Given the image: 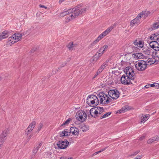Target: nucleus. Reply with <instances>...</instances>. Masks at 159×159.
<instances>
[{"label":"nucleus","instance_id":"1","mask_svg":"<svg viewBox=\"0 0 159 159\" xmlns=\"http://www.w3.org/2000/svg\"><path fill=\"white\" fill-rule=\"evenodd\" d=\"M32 30V29H30L28 30L25 31L22 33H19L13 34L8 38L7 42L8 43L9 42L10 43H9V44H10V43L12 44H14L19 41L21 39L22 36L25 35L27 34H28ZM8 44H9V43H8Z\"/></svg>","mask_w":159,"mask_h":159},{"label":"nucleus","instance_id":"2","mask_svg":"<svg viewBox=\"0 0 159 159\" xmlns=\"http://www.w3.org/2000/svg\"><path fill=\"white\" fill-rule=\"evenodd\" d=\"M81 7V5H79L75 8L70 9V10H72V14L70 15L71 18H75L86 12V8L83 7L81 9L80 7Z\"/></svg>","mask_w":159,"mask_h":159},{"label":"nucleus","instance_id":"3","mask_svg":"<svg viewBox=\"0 0 159 159\" xmlns=\"http://www.w3.org/2000/svg\"><path fill=\"white\" fill-rule=\"evenodd\" d=\"M98 96L100 98V102L101 104H107L112 101L111 98L103 92L100 93L98 95Z\"/></svg>","mask_w":159,"mask_h":159},{"label":"nucleus","instance_id":"4","mask_svg":"<svg viewBox=\"0 0 159 159\" xmlns=\"http://www.w3.org/2000/svg\"><path fill=\"white\" fill-rule=\"evenodd\" d=\"M157 52L150 48V65L157 62L159 58L156 56Z\"/></svg>","mask_w":159,"mask_h":159},{"label":"nucleus","instance_id":"5","mask_svg":"<svg viewBox=\"0 0 159 159\" xmlns=\"http://www.w3.org/2000/svg\"><path fill=\"white\" fill-rule=\"evenodd\" d=\"M147 62L143 60L139 61H136L135 66L136 69L139 71L144 70L147 67Z\"/></svg>","mask_w":159,"mask_h":159},{"label":"nucleus","instance_id":"6","mask_svg":"<svg viewBox=\"0 0 159 159\" xmlns=\"http://www.w3.org/2000/svg\"><path fill=\"white\" fill-rule=\"evenodd\" d=\"M76 117L79 121L84 122L86 119L87 115L84 111H79L76 114Z\"/></svg>","mask_w":159,"mask_h":159},{"label":"nucleus","instance_id":"7","mask_svg":"<svg viewBox=\"0 0 159 159\" xmlns=\"http://www.w3.org/2000/svg\"><path fill=\"white\" fill-rule=\"evenodd\" d=\"M108 94L112 98L116 99L119 97V93L116 89L110 90L108 92Z\"/></svg>","mask_w":159,"mask_h":159},{"label":"nucleus","instance_id":"8","mask_svg":"<svg viewBox=\"0 0 159 159\" xmlns=\"http://www.w3.org/2000/svg\"><path fill=\"white\" fill-rule=\"evenodd\" d=\"M69 144L68 141L65 139L64 141L61 140L59 141L57 145L60 149H64L67 148Z\"/></svg>","mask_w":159,"mask_h":159},{"label":"nucleus","instance_id":"9","mask_svg":"<svg viewBox=\"0 0 159 159\" xmlns=\"http://www.w3.org/2000/svg\"><path fill=\"white\" fill-rule=\"evenodd\" d=\"M150 47H151L154 51L159 50V44L157 41H152L150 42Z\"/></svg>","mask_w":159,"mask_h":159},{"label":"nucleus","instance_id":"10","mask_svg":"<svg viewBox=\"0 0 159 159\" xmlns=\"http://www.w3.org/2000/svg\"><path fill=\"white\" fill-rule=\"evenodd\" d=\"M121 82L124 84H129L130 83V77L128 76L123 75L120 79Z\"/></svg>","mask_w":159,"mask_h":159},{"label":"nucleus","instance_id":"11","mask_svg":"<svg viewBox=\"0 0 159 159\" xmlns=\"http://www.w3.org/2000/svg\"><path fill=\"white\" fill-rule=\"evenodd\" d=\"M97 109V107L95 106L94 107L91 108L90 110V114L91 116L94 118H95L96 117L98 116V111Z\"/></svg>","mask_w":159,"mask_h":159},{"label":"nucleus","instance_id":"12","mask_svg":"<svg viewBox=\"0 0 159 159\" xmlns=\"http://www.w3.org/2000/svg\"><path fill=\"white\" fill-rule=\"evenodd\" d=\"M7 130H4L1 134L0 136V147L4 142L5 140L6 139L5 138L7 135Z\"/></svg>","mask_w":159,"mask_h":159},{"label":"nucleus","instance_id":"13","mask_svg":"<svg viewBox=\"0 0 159 159\" xmlns=\"http://www.w3.org/2000/svg\"><path fill=\"white\" fill-rule=\"evenodd\" d=\"M134 43L135 46L142 48L143 46L144 42L138 39L134 41Z\"/></svg>","mask_w":159,"mask_h":159},{"label":"nucleus","instance_id":"14","mask_svg":"<svg viewBox=\"0 0 159 159\" xmlns=\"http://www.w3.org/2000/svg\"><path fill=\"white\" fill-rule=\"evenodd\" d=\"M70 133H72L75 135H78L79 133V130L77 128L71 127L70 129Z\"/></svg>","mask_w":159,"mask_h":159},{"label":"nucleus","instance_id":"15","mask_svg":"<svg viewBox=\"0 0 159 159\" xmlns=\"http://www.w3.org/2000/svg\"><path fill=\"white\" fill-rule=\"evenodd\" d=\"M159 28V21L157 22L154 23L152 25L150 30H154Z\"/></svg>","mask_w":159,"mask_h":159},{"label":"nucleus","instance_id":"16","mask_svg":"<svg viewBox=\"0 0 159 159\" xmlns=\"http://www.w3.org/2000/svg\"><path fill=\"white\" fill-rule=\"evenodd\" d=\"M9 32L7 31H3L1 35H0V41L2 39H5L8 37Z\"/></svg>","mask_w":159,"mask_h":159},{"label":"nucleus","instance_id":"17","mask_svg":"<svg viewBox=\"0 0 159 159\" xmlns=\"http://www.w3.org/2000/svg\"><path fill=\"white\" fill-rule=\"evenodd\" d=\"M140 20H138L137 19L135 18L132 20L130 21V26L131 27L133 26L134 25H137L140 23Z\"/></svg>","mask_w":159,"mask_h":159},{"label":"nucleus","instance_id":"18","mask_svg":"<svg viewBox=\"0 0 159 159\" xmlns=\"http://www.w3.org/2000/svg\"><path fill=\"white\" fill-rule=\"evenodd\" d=\"M72 10H70V9L68 10L67 11H63L60 14V16L61 17H63L64 16H66L69 14L71 13Z\"/></svg>","mask_w":159,"mask_h":159},{"label":"nucleus","instance_id":"19","mask_svg":"<svg viewBox=\"0 0 159 159\" xmlns=\"http://www.w3.org/2000/svg\"><path fill=\"white\" fill-rule=\"evenodd\" d=\"M129 50L131 49V52H139V51L140 49L134 46H130L129 47Z\"/></svg>","mask_w":159,"mask_h":159},{"label":"nucleus","instance_id":"20","mask_svg":"<svg viewBox=\"0 0 159 159\" xmlns=\"http://www.w3.org/2000/svg\"><path fill=\"white\" fill-rule=\"evenodd\" d=\"M133 54L134 55V57L136 59H141L144 57V55L140 52H137Z\"/></svg>","mask_w":159,"mask_h":159},{"label":"nucleus","instance_id":"21","mask_svg":"<svg viewBox=\"0 0 159 159\" xmlns=\"http://www.w3.org/2000/svg\"><path fill=\"white\" fill-rule=\"evenodd\" d=\"M113 28V26L110 27L104 31L102 34L104 37L107 35Z\"/></svg>","mask_w":159,"mask_h":159},{"label":"nucleus","instance_id":"22","mask_svg":"<svg viewBox=\"0 0 159 159\" xmlns=\"http://www.w3.org/2000/svg\"><path fill=\"white\" fill-rule=\"evenodd\" d=\"M148 116H147V115H143V114L142 115V116H141L140 118V120L141 121H140V123H141L142 122H143V121H145L146 120H148Z\"/></svg>","mask_w":159,"mask_h":159},{"label":"nucleus","instance_id":"23","mask_svg":"<svg viewBox=\"0 0 159 159\" xmlns=\"http://www.w3.org/2000/svg\"><path fill=\"white\" fill-rule=\"evenodd\" d=\"M103 53H102H102H100L99 52H97L95 54L94 57V59L96 58V60H98L99 57L102 55ZM93 60H94V59Z\"/></svg>","mask_w":159,"mask_h":159},{"label":"nucleus","instance_id":"24","mask_svg":"<svg viewBox=\"0 0 159 159\" xmlns=\"http://www.w3.org/2000/svg\"><path fill=\"white\" fill-rule=\"evenodd\" d=\"M150 87H155V89H158L159 88V84L156 82L152 84H150Z\"/></svg>","mask_w":159,"mask_h":159},{"label":"nucleus","instance_id":"25","mask_svg":"<svg viewBox=\"0 0 159 159\" xmlns=\"http://www.w3.org/2000/svg\"><path fill=\"white\" fill-rule=\"evenodd\" d=\"M107 66V64L106 63H103L100 67L99 69V71L100 72L102 71L103 70V69L105 68Z\"/></svg>","mask_w":159,"mask_h":159},{"label":"nucleus","instance_id":"26","mask_svg":"<svg viewBox=\"0 0 159 159\" xmlns=\"http://www.w3.org/2000/svg\"><path fill=\"white\" fill-rule=\"evenodd\" d=\"M159 140V137L158 136H155L153 137L151 139H150V143H152L155 141H158Z\"/></svg>","mask_w":159,"mask_h":159},{"label":"nucleus","instance_id":"27","mask_svg":"<svg viewBox=\"0 0 159 159\" xmlns=\"http://www.w3.org/2000/svg\"><path fill=\"white\" fill-rule=\"evenodd\" d=\"M149 14V12L148 11H144L141 12V15L142 16H144L145 18L148 16Z\"/></svg>","mask_w":159,"mask_h":159},{"label":"nucleus","instance_id":"28","mask_svg":"<svg viewBox=\"0 0 159 159\" xmlns=\"http://www.w3.org/2000/svg\"><path fill=\"white\" fill-rule=\"evenodd\" d=\"M36 124V122L35 121H33L31 123L28 127H30V129L31 130H33L34 128L35 127Z\"/></svg>","mask_w":159,"mask_h":159},{"label":"nucleus","instance_id":"29","mask_svg":"<svg viewBox=\"0 0 159 159\" xmlns=\"http://www.w3.org/2000/svg\"><path fill=\"white\" fill-rule=\"evenodd\" d=\"M127 107H128L127 106H125V107H123L122 108H121L120 110L118 111L117 112V113H119H119H124L125 111L127 110Z\"/></svg>","mask_w":159,"mask_h":159},{"label":"nucleus","instance_id":"30","mask_svg":"<svg viewBox=\"0 0 159 159\" xmlns=\"http://www.w3.org/2000/svg\"><path fill=\"white\" fill-rule=\"evenodd\" d=\"M95 95H89L86 99V101H90L91 100L94 101L93 98L95 97Z\"/></svg>","mask_w":159,"mask_h":159},{"label":"nucleus","instance_id":"31","mask_svg":"<svg viewBox=\"0 0 159 159\" xmlns=\"http://www.w3.org/2000/svg\"><path fill=\"white\" fill-rule=\"evenodd\" d=\"M89 126L88 125H84L82 126L81 129L83 132L86 131L89 129Z\"/></svg>","mask_w":159,"mask_h":159},{"label":"nucleus","instance_id":"32","mask_svg":"<svg viewBox=\"0 0 159 159\" xmlns=\"http://www.w3.org/2000/svg\"><path fill=\"white\" fill-rule=\"evenodd\" d=\"M94 101H95V106H97L99 103V100L97 97L95 96V97L93 98Z\"/></svg>","mask_w":159,"mask_h":159},{"label":"nucleus","instance_id":"33","mask_svg":"<svg viewBox=\"0 0 159 159\" xmlns=\"http://www.w3.org/2000/svg\"><path fill=\"white\" fill-rule=\"evenodd\" d=\"M86 102L90 106H92V105H94L95 106V101L93 100L90 101H86Z\"/></svg>","mask_w":159,"mask_h":159},{"label":"nucleus","instance_id":"34","mask_svg":"<svg viewBox=\"0 0 159 159\" xmlns=\"http://www.w3.org/2000/svg\"><path fill=\"white\" fill-rule=\"evenodd\" d=\"M32 130H31V129H30V127H28L25 131V135L28 136V134L30 133Z\"/></svg>","mask_w":159,"mask_h":159},{"label":"nucleus","instance_id":"35","mask_svg":"<svg viewBox=\"0 0 159 159\" xmlns=\"http://www.w3.org/2000/svg\"><path fill=\"white\" fill-rule=\"evenodd\" d=\"M111 112H108L105 113V114H104L103 116H102L100 117V119H102V118H105L106 117H108L111 114Z\"/></svg>","mask_w":159,"mask_h":159},{"label":"nucleus","instance_id":"36","mask_svg":"<svg viewBox=\"0 0 159 159\" xmlns=\"http://www.w3.org/2000/svg\"><path fill=\"white\" fill-rule=\"evenodd\" d=\"M97 109H98L99 112H98V114H101L102 112L104 111L103 108L102 107H96Z\"/></svg>","mask_w":159,"mask_h":159},{"label":"nucleus","instance_id":"37","mask_svg":"<svg viewBox=\"0 0 159 159\" xmlns=\"http://www.w3.org/2000/svg\"><path fill=\"white\" fill-rule=\"evenodd\" d=\"M74 44L73 42L70 43L68 45V48L70 50H72L74 47Z\"/></svg>","mask_w":159,"mask_h":159},{"label":"nucleus","instance_id":"38","mask_svg":"<svg viewBox=\"0 0 159 159\" xmlns=\"http://www.w3.org/2000/svg\"><path fill=\"white\" fill-rule=\"evenodd\" d=\"M70 135V134H66V133L63 132V131L60 133V136L61 137H62L64 136H68Z\"/></svg>","mask_w":159,"mask_h":159},{"label":"nucleus","instance_id":"39","mask_svg":"<svg viewBox=\"0 0 159 159\" xmlns=\"http://www.w3.org/2000/svg\"><path fill=\"white\" fill-rule=\"evenodd\" d=\"M71 120V118H68L65 122L61 125V126L66 125L69 123L70 121Z\"/></svg>","mask_w":159,"mask_h":159},{"label":"nucleus","instance_id":"40","mask_svg":"<svg viewBox=\"0 0 159 159\" xmlns=\"http://www.w3.org/2000/svg\"><path fill=\"white\" fill-rule=\"evenodd\" d=\"M158 35L159 34H158L157 33H155L154 34H153L151 35V36L150 37V39H154V37H153V36L154 35H155V36H156V37H159V36H158Z\"/></svg>","mask_w":159,"mask_h":159},{"label":"nucleus","instance_id":"41","mask_svg":"<svg viewBox=\"0 0 159 159\" xmlns=\"http://www.w3.org/2000/svg\"><path fill=\"white\" fill-rule=\"evenodd\" d=\"M38 150L39 149H38V148L34 147L33 150V155L35 156L38 151Z\"/></svg>","mask_w":159,"mask_h":159},{"label":"nucleus","instance_id":"42","mask_svg":"<svg viewBox=\"0 0 159 159\" xmlns=\"http://www.w3.org/2000/svg\"><path fill=\"white\" fill-rule=\"evenodd\" d=\"M43 126V124L42 123H40V124L39 125V126L38 127V129H37V132H39L40 130H41V129L42 128Z\"/></svg>","mask_w":159,"mask_h":159},{"label":"nucleus","instance_id":"43","mask_svg":"<svg viewBox=\"0 0 159 159\" xmlns=\"http://www.w3.org/2000/svg\"><path fill=\"white\" fill-rule=\"evenodd\" d=\"M108 48V46L107 45H105L103 46L101 48L102 49V53H104V51L105 50H106Z\"/></svg>","mask_w":159,"mask_h":159},{"label":"nucleus","instance_id":"44","mask_svg":"<svg viewBox=\"0 0 159 159\" xmlns=\"http://www.w3.org/2000/svg\"><path fill=\"white\" fill-rule=\"evenodd\" d=\"M99 41L97 39L95 40L93 42H92L91 44V46H93L95 45L97 43H98Z\"/></svg>","mask_w":159,"mask_h":159},{"label":"nucleus","instance_id":"45","mask_svg":"<svg viewBox=\"0 0 159 159\" xmlns=\"http://www.w3.org/2000/svg\"><path fill=\"white\" fill-rule=\"evenodd\" d=\"M134 71V70H133V69L131 67H130L129 69V71L128 72V76L129 77H130V74H131V73L133 72Z\"/></svg>","mask_w":159,"mask_h":159},{"label":"nucleus","instance_id":"46","mask_svg":"<svg viewBox=\"0 0 159 159\" xmlns=\"http://www.w3.org/2000/svg\"><path fill=\"white\" fill-rule=\"evenodd\" d=\"M134 79L131 78H130V83L133 85L135 84L136 81L134 80Z\"/></svg>","mask_w":159,"mask_h":159},{"label":"nucleus","instance_id":"47","mask_svg":"<svg viewBox=\"0 0 159 159\" xmlns=\"http://www.w3.org/2000/svg\"><path fill=\"white\" fill-rule=\"evenodd\" d=\"M131 73V74H130V77L131 78L134 79L135 77V73H134V71Z\"/></svg>","mask_w":159,"mask_h":159},{"label":"nucleus","instance_id":"48","mask_svg":"<svg viewBox=\"0 0 159 159\" xmlns=\"http://www.w3.org/2000/svg\"><path fill=\"white\" fill-rule=\"evenodd\" d=\"M129 67H127L124 70L125 73L126 75L127 76H128V72L129 71Z\"/></svg>","mask_w":159,"mask_h":159},{"label":"nucleus","instance_id":"49","mask_svg":"<svg viewBox=\"0 0 159 159\" xmlns=\"http://www.w3.org/2000/svg\"><path fill=\"white\" fill-rule=\"evenodd\" d=\"M104 36L102 34H100L99 36L97 38V39L99 41L102 38H103Z\"/></svg>","mask_w":159,"mask_h":159},{"label":"nucleus","instance_id":"50","mask_svg":"<svg viewBox=\"0 0 159 159\" xmlns=\"http://www.w3.org/2000/svg\"><path fill=\"white\" fill-rule=\"evenodd\" d=\"M140 151L139 150H137L135 152H134L133 154H132L131 155H130V156H135L137 154H138L139 152Z\"/></svg>","mask_w":159,"mask_h":159},{"label":"nucleus","instance_id":"51","mask_svg":"<svg viewBox=\"0 0 159 159\" xmlns=\"http://www.w3.org/2000/svg\"><path fill=\"white\" fill-rule=\"evenodd\" d=\"M69 131L68 129H65L64 130L63 132L66 133V134H70V131L69 132Z\"/></svg>","mask_w":159,"mask_h":159},{"label":"nucleus","instance_id":"52","mask_svg":"<svg viewBox=\"0 0 159 159\" xmlns=\"http://www.w3.org/2000/svg\"><path fill=\"white\" fill-rule=\"evenodd\" d=\"M142 16L141 15V13H140V14H138V15L137 16V17L136 18H135L137 19L138 20H140V19H141Z\"/></svg>","mask_w":159,"mask_h":159},{"label":"nucleus","instance_id":"53","mask_svg":"<svg viewBox=\"0 0 159 159\" xmlns=\"http://www.w3.org/2000/svg\"><path fill=\"white\" fill-rule=\"evenodd\" d=\"M37 49V48L35 47H34L31 50V53H33L34 52H35Z\"/></svg>","mask_w":159,"mask_h":159},{"label":"nucleus","instance_id":"54","mask_svg":"<svg viewBox=\"0 0 159 159\" xmlns=\"http://www.w3.org/2000/svg\"><path fill=\"white\" fill-rule=\"evenodd\" d=\"M145 138V136L144 135L142 136L141 137H140L139 139L140 141H142Z\"/></svg>","mask_w":159,"mask_h":159},{"label":"nucleus","instance_id":"55","mask_svg":"<svg viewBox=\"0 0 159 159\" xmlns=\"http://www.w3.org/2000/svg\"><path fill=\"white\" fill-rule=\"evenodd\" d=\"M102 72L101 71H100L99 72V69H98L97 72L96 73L95 76H96L97 75H98L99 74H100Z\"/></svg>","mask_w":159,"mask_h":159},{"label":"nucleus","instance_id":"56","mask_svg":"<svg viewBox=\"0 0 159 159\" xmlns=\"http://www.w3.org/2000/svg\"><path fill=\"white\" fill-rule=\"evenodd\" d=\"M73 18H71V16L70 17H68L66 19V21L69 22L70 20L71 19H73Z\"/></svg>","mask_w":159,"mask_h":159},{"label":"nucleus","instance_id":"57","mask_svg":"<svg viewBox=\"0 0 159 159\" xmlns=\"http://www.w3.org/2000/svg\"><path fill=\"white\" fill-rule=\"evenodd\" d=\"M42 145V143H39V145L36 147V148H38V149H39V148Z\"/></svg>","mask_w":159,"mask_h":159},{"label":"nucleus","instance_id":"58","mask_svg":"<svg viewBox=\"0 0 159 159\" xmlns=\"http://www.w3.org/2000/svg\"><path fill=\"white\" fill-rule=\"evenodd\" d=\"M67 64V63H66L65 62L64 63H63L61 65V67H63L65 66Z\"/></svg>","mask_w":159,"mask_h":159},{"label":"nucleus","instance_id":"59","mask_svg":"<svg viewBox=\"0 0 159 159\" xmlns=\"http://www.w3.org/2000/svg\"><path fill=\"white\" fill-rule=\"evenodd\" d=\"M39 7H40L44 8L45 9H47V7H45V6L42 5H41V4L39 5Z\"/></svg>","mask_w":159,"mask_h":159},{"label":"nucleus","instance_id":"60","mask_svg":"<svg viewBox=\"0 0 159 159\" xmlns=\"http://www.w3.org/2000/svg\"><path fill=\"white\" fill-rule=\"evenodd\" d=\"M153 37H154V39H151L152 40H158V37H156L155 35H154Z\"/></svg>","mask_w":159,"mask_h":159},{"label":"nucleus","instance_id":"61","mask_svg":"<svg viewBox=\"0 0 159 159\" xmlns=\"http://www.w3.org/2000/svg\"><path fill=\"white\" fill-rule=\"evenodd\" d=\"M107 147H106L105 148H102L101 149L100 151H101V152H102L105 151L107 148Z\"/></svg>","mask_w":159,"mask_h":159},{"label":"nucleus","instance_id":"62","mask_svg":"<svg viewBox=\"0 0 159 159\" xmlns=\"http://www.w3.org/2000/svg\"><path fill=\"white\" fill-rule=\"evenodd\" d=\"M149 88V84H147L145 85L144 88H143V89H145V88Z\"/></svg>","mask_w":159,"mask_h":159},{"label":"nucleus","instance_id":"63","mask_svg":"<svg viewBox=\"0 0 159 159\" xmlns=\"http://www.w3.org/2000/svg\"><path fill=\"white\" fill-rule=\"evenodd\" d=\"M67 157H66L63 156L61 157L60 158V159H67Z\"/></svg>","mask_w":159,"mask_h":159},{"label":"nucleus","instance_id":"64","mask_svg":"<svg viewBox=\"0 0 159 159\" xmlns=\"http://www.w3.org/2000/svg\"><path fill=\"white\" fill-rule=\"evenodd\" d=\"M141 158V156H137L135 158V159H140Z\"/></svg>","mask_w":159,"mask_h":159}]
</instances>
